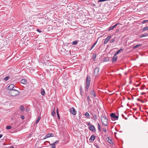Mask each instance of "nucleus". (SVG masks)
<instances>
[{"mask_svg": "<svg viewBox=\"0 0 148 148\" xmlns=\"http://www.w3.org/2000/svg\"><path fill=\"white\" fill-rule=\"evenodd\" d=\"M90 79L91 78L90 76H87L86 77V86H85V88H86V91H87L89 87V86H90Z\"/></svg>", "mask_w": 148, "mask_h": 148, "instance_id": "f257e3e1", "label": "nucleus"}, {"mask_svg": "<svg viewBox=\"0 0 148 148\" xmlns=\"http://www.w3.org/2000/svg\"><path fill=\"white\" fill-rule=\"evenodd\" d=\"M19 91L15 89L11 90L9 92V94L12 96H15L19 93Z\"/></svg>", "mask_w": 148, "mask_h": 148, "instance_id": "f03ea898", "label": "nucleus"}, {"mask_svg": "<svg viewBox=\"0 0 148 148\" xmlns=\"http://www.w3.org/2000/svg\"><path fill=\"white\" fill-rule=\"evenodd\" d=\"M101 121L103 124L105 126L107 125L108 119L106 116H103L101 117Z\"/></svg>", "mask_w": 148, "mask_h": 148, "instance_id": "7ed1b4c3", "label": "nucleus"}, {"mask_svg": "<svg viewBox=\"0 0 148 148\" xmlns=\"http://www.w3.org/2000/svg\"><path fill=\"white\" fill-rule=\"evenodd\" d=\"M55 68V66H49L48 67V69H47V71L48 73H53Z\"/></svg>", "mask_w": 148, "mask_h": 148, "instance_id": "20e7f679", "label": "nucleus"}, {"mask_svg": "<svg viewBox=\"0 0 148 148\" xmlns=\"http://www.w3.org/2000/svg\"><path fill=\"white\" fill-rule=\"evenodd\" d=\"M110 116L111 118L114 120H118V116H116L114 113H112L110 114Z\"/></svg>", "mask_w": 148, "mask_h": 148, "instance_id": "39448f33", "label": "nucleus"}, {"mask_svg": "<svg viewBox=\"0 0 148 148\" xmlns=\"http://www.w3.org/2000/svg\"><path fill=\"white\" fill-rule=\"evenodd\" d=\"M99 69L98 67L96 68L94 70V75L97 76L99 73Z\"/></svg>", "mask_w": 148, "mask_h": 148, "instance_id": "423d86ee", "label": "nucleus"}, {"mask_svg": "<svg viewBox=\"0 0 148 148\" xmlns=\"http://www.w3.org/2000/svg\"><path fill=\"white\" fill-rule=\"evenodd\" d=\"M70 112L73 115H75L76 114L77 112L75 110L74 108H72L70 109Z\"/></svg>", "mask_w": 148, "mask_h": 148, "instance_id": "0eeeda50", "label": "nucleus"}, {"mask_svg": "<svg viewBox=\"0 0 148 148\" xmlns=\"http://www.w3.org/2000/svg\"><path fill=\"white\" fill-rule=\"evenodd\" d=\"M88 129L90 130L93 132H95L96 131V130L95 126L92 125H91L90 126L88 127Z\"/></svg>", "mask_w": 148, "mask_h": 148, "instance_id": "6e6552de", "label": "nucleus"}, {"mask_svg": "<svg viewBox=\"0 0 148 148\" xmlns=\"http://www.w3.org/2000/svg\"><path fill=\"white\" fill-rule=\"evenodd\" d=\"M14 87V85L13 84H10L7 88L8 90H11L13 89V88Z\"/></svg>", "mask_w": 148, "mask_h": 148, "instance_id": "1a4fd4ad", "label": "nucleus"}, {"mask_svg": "<svg viewBox=\"0 0 148 148\" xmlns=\"http://www.w3.org/2000/svg\"><path fill=\"white\" fill-rule=\"evenodd\" d=\"M111 37V36H108L107 37L106 39H105V41H104V42H103L104 44H106L108 42V41L110 39Z\"/></svg>", "mask_w": 148, "mask_h": 148, "instance_id": "9d476101", "label": "nucleus"}, {"mask_svg": "<svg viewBox=\"0 0 148 148\" xmlns=\"http://www.w3.org/2000/svg\"><path fill=\"white\" fill-rule=\"evenodd\" d=\"M117 57L116 56V55H115V54H114V56L112 58V62H116L117 59Z\"/></svg>", "mask_w": 148, "mask_h": 148, "instance_id": "9b49d317", "label": "nucleus"}, {"mask_svg": "<svg viewBox=\"0 0 148 148\" xmlns=\"http://www.w3.org/2000/svg\"><path fill=\"white\" fill-rule=\"evenodd\" d=\"M92 115L93 116L92 119L96 121L97 119V115L96 114L93 113H92Z\"/></svg>", "mask_w": 148, "mask_h": 148, "instance_id": "f8f14e48", "label": "nucleus"}, {"mask_svg": "<svg viewBox=\"0 0 148 148\" xmlns=\"http://www.w3.org/2000/svg\"><path fill=\"white\" fill-rule=\"evenodd\" d=\"M95 136L94 135H92L90 136V138L89 139V140L91 141H94L95 139Z\"/></svg>", "mask_w": 148, "mask_h": 148, "instance_id": "ddd939ff", "label": "nucleus"}, {"mask_svg": "<svg viewBox=\"0 0 148 148\" xmlns=\"http://www.w3.org/2000/svg\"><path fill=\"white\" fill-rule=\"evenodd\" d=\"M52 134H50V133H49V134H47L46 135L45 138H44L43 139H45L47 138H49L50 137L52 136Z\"/></svg>", "mask_w": 148, "mask_h": 148, "instance_id": "4468645a", "label": "nucleus"}, {"mask_svg": "<svg viewBox=\"0 0 148 148\" xmlns=\"http://www.w3.org/2000/svg\"><path fill=\"white\" fill-rule=\"evenodd\" d=\"M87 100L88 105H90L91 102V100L90 99V97L88 96L87 97Z\"/></svg>", "mask_w": 148, "mask_h": 148, "instance_id": "2eb2a0df", "label": "nucleus"}, {"mask_svg": "<svg viewBox=\"0 0 148 148\" xmlns=\"http://www.w3.org/2000/svg\"><path fill=\"white\" fill-rule=\"evenodd\" d=\"M21 83L22 84H27V81L25 79H23L21 80Z\"/></svg>", "mask_w": 148, "mask_h": 148, "instance_id": "dca6fc26", "label": "nucleus"}, {"mask_svg": "<svg viewBox=\"0 0 148 148\" xmlns=\"http://www.w3.org/2000/svg\"><path fill=\"white\" fill-rule=\"evenodd\" d=\"M90 94L92 96H94V97H95V92L94 90H92L90 93Z\"/></svg>", "mask_w": 148, "mask_h": 148, "instance_id": "f3484780", "label": "nucleus"}, {"mask_svg": "<svg viewBox=\"0 0 148 148\" xmlns=\"http://www.w3.org/2000/svg\"><path fill=\"white\" fill-rule=\"evenodd\" d=\"M123 50V49L121 48L119 50H118L116 52V53H115V55H116L117 54H118L121 51H122Z\"/></svg>", "mask_w": 148, "mask_h": 148, "instance_id": "a211bd4d", "label": "nucleus"}, {"mask_svg": "<svg viewBox=\"0 0 148 148\" xmlns=\"http://www.w3.org/2000/svg\"><path fill=\"white\" fill-rule=\"evenodd\" d=\"M148 36V34L147 33H145L144 34H143L141 35H140L139 37L140 38H142L143 37H144L145 36Z\"/></svg>", "mask_w": 148, "mask_h": 148, "instance_id": "6ab92c4d", "label": "nucleus"}, {"mask_svg": "<svg viewBox=\"0 0 148 148\" xmlns=\"http://www.w3.org/2000/svg\"><path fill=\"white\" fill-rule=\"evenodd\" d=\"M41 93L42 95H43V96L44 95L45 93V90L43 88H41Z\"/></svg>", "mask_w": 148, "mask_h": 148, "instance_id": "aec40b11", "label": "nucleus"}, {"mask_svg": "<svg viewBox=\"0 0 148 148\" xmlns=\"http://www.w3.org/2000/svg\"><path fill=\"white\" fill-rule=\"evenodd\" d=\"M141 45L140 44H138L136 45L135 46H134L133 47V49H135L136 48H137V47H140V46Z\"/></svg>", "mask_w": 148, "mask_h": 148, "instance_id": "412c9836", "label": "nucleus"}, {"mask_svg": "<svg viewBox=\"0 0 148 148\" xmlns=\"http://www.w3.org/2000/svg\"><path fill=\"white\" fill-rule=\"evenodd\" d=\"M41 118V117L40 116H39L38 117V119H37V120H36V124H37L38 123V122H39V121L40 119Z\"/></svg>", "mask_w": 148, "mask_h": 148, "instance_id": "4be33fe9", "label": "nucleus"}, {"mask_svg": "<svg viewBox=\"0 0 148 148\" xmlns=\"http://www.w3.org/2000/svg\"><path fill=\"white\" fill-rule=\"evenodd\" d=\"M85 116L88 118H90V115L88 113V112H86L85 113Z\"/></svg>", "mask_w": 148, "mask_h": 148, "instance_id": "5701e85b", "label": "nucleus"}, {"mask_svg": "<svg viewBox=\"0 0 148 148\" xmlns=\"http://www.w3.org/2000/svg\"><path fill=\"white\" fill-rule=\"evenodd\" d=\"M19 108L21 111L23 112L24 110V107L23 106H20Z\"/></svg>", "mask_w": 148, "mask_h": 148, "instance_id": "b1692460", "label": "nucleus"}, {"mask_svg": "<svg viewBox=\"0 0 148 148\" xmlns=\"http://www.w3.org/2000/svg\"><path fill=\"white\" fill-rule=\"evenodd\" d=\"M97 125H98V128L99 130L100 131H101V126H100V124L99 123H98Z\"/></svg>", "mask_w": 148, "mask_h": 148, "instance_id": "393cba45", "label": "nucleus"}, {"mask_svg": "<svg viewBox=\"0 0 148 148\" xmlns=\"http://www.w3.org/2000/svg\"><path fill=\"white\" fill-rule=\"evenodd\" d=\"M97 42V41L93 45H92L90 49V50H92L93 47H94L96 45Z\"/></svg>", "mask_w": 148, "mask_h": 148, "instance_id": "a878e982", "label": "nucleus"}, {"mask_svg": "<svg viewBox=\"0 0 148 148\" xmlns=\"http://www.w3.org/2000/svg\"><path fill=\"white\" fill-rule=\"evenodd\" d=\"M109 60V58L108 57H105L104 58L103 60L104 62H107Z\"/></svg>", "mask_w": 148, "mask_h": 148, "instance_id": "bb28decb", "label": "nucleus"}, {"mask_svg": "<svg viewBox=\"0 0 148 148\" xmlns=\"http://www.w3.org/2000/svg\"><path fill=\"white\" fill-rule=\"evenodd\" d=\"M148 30V27H144L143 29V31H145Z\"/></svg>", "mask_w": 148, "mask_h": 148, "instance_id": "cd10ccee", "label": "nucleus"}, {"mask_svg": "<svg viewBox=\"0 0 148 148\" xmlns=\"http://www.w3.org/2000/svg\"><path fill=\"white\" fill-rule=\"evenodd\" d=\"M77 43H78L77 41V40H75L73 42L72 44L73 45H77Z\"/></svg>", "mask_w": 148, "mask_h": 148, "instance_id": "c85d7f7f", "label": "nucleus"}, {"mask_svg": "<svg viewBox=\"0 0 148 148\" xmlns=\"http://www.w3.org/2000/svg\"><path fill=\"white\" fill-rule=\"evenodd\" d=\"M56 114V113L55 112V111L54 110H53V111L52 112V115L53 116H55Z\"/></svg>", "mask_w": 148, "mask_h": 148, "instance_id": "c756f323", "label": "nucleus"}, {"mask_svg": "<svg viewBox=\"0 0 148 148\" xmlns=\"http://www.w3.org/2000/svg\"><path fill=\"white\" fill-rule=\"evenodd\" d=\"M114 28V27L113 26H110L109 27V29H108V30L110 31V30H112Z\"/></svg>", "mask_w": 148, "mask_h": 148, "instance_id": "7c9ffc66", "label": "nucleus"}, {"mask_svg": "<svg viewBox=\"0 0 148 148\" xmlns=\"http://www.w3.org/2000/svg\"><path fill=\"white\" fill-rule=\"evenodd\" d=\"M147 22H148V20H144L141 23L142 24H144Z\"/></svg>", "mask_w": 148, "mask_h": 148, "instance_id": "2f4dec72", "label": "nucleus"}, {"mask_svg": "<svg viewBox=\"0 0 148 148\" xmlns=\"http://www.w3.org/2000/svg\"><path fill=\"white\" fill-rule=\"evenodd\" d=\"M94 145L97 148H100L99 146L97 144L95 143Z\"/></svg>", "mask_w": 148, "mask_h": 148, "instance_id": "473e14b6", "label": "nucleus"}, {"mask_svg": "<svg viewBox=\"0 0 148 148\" xmlns=\"http://www.w3.org/2000/svg\"><path fill=\"white\" fill-rule=\"evenodd\" d=\"M58 142L59 141L58 140H57L55 141L52 144V145H55L56 144L58 143Z\"/></svg>", "mask_w": 148, "mask_h": 148, "instance_id": "72a5a7b5", "label": "nucleus"}, {"mask_svg": "<svg viewBox=\"0 0 148 148\" xmlns=\"http://www.w3.org/2000/svg\"><path fill=\"white\" fill-rule=\"evenodd\" d=\"M10 78V77H8V76H7V77H5L4 78V79L5 80V81H7V80H8V79Z\"/></svg>", "mask_w": 148, "mask_h": 148, "instance_id": "f704fd0d", "label": "nucleus"}, {"mask_svg": "<svg viewBox=\"0 0 148 148\" xmlns=\"http://www.w3.org/2000/svg\"><path fill=\"white\" fill-rule=\"evenodd\" d=\"M108 0H99L98 1V2H103V1H108Z\"/></svg>", "mask_w": 148, "mask_h": 148, "instance_id": "c9c22d12", "label": "nucleus"}, {"mask_svg": "<svg viewBox=\"0 0 148 148\" xmlns=\"http://www.w3.org/2000/svg\"><path fill=\"white\" fill-rule=\"evenodd\" d=\"M114 41H115V39L113 38V39H112V40L110 41V43H112V42H114Z\"/></svg>", "mask_w": 148, "mask_h": 148, "instance_id": "e433bc0d", "label": "nucleus"}, {"mask_svg": "<svg viewBox=\"0 0 148 148\" xmlns=\"http://www.w3.org/2000/svg\"><path fill=\"white\" fill-rule=\"evenodd\" d=\"M60 1L63 3H65L66 2L67 0H60Z\"/></svg>", "mask_w": 148, "mask_h": 148, "instance_id": "4c0bfd02", "label": "nucleus"}, {"mask_svg": "<svg viewBox=\"0 0 148 148\" xmlns=\"http://www.w3.org/2000/svg\"><path fill=\"white\" fill-rule=\"evenodd\" d=\"M50 145H51L52 147L51 148H56V146L54 145H52V144H50Z\"/></svg>", "mask_w": 148, "mask_h": 148, "instance_id": "58836bf2", "label": "nucleus"}, {"mask_svg": "<svg viewBox=\"0 0 148 148\" xmlns=\"http://www.w3.org/2000/svg\"><path fill=\"white\" fill-rule=\"evenodd\" d=\"M11 128V126H8L6 127V128L7 129H10Z\"/></svg>", "mask_w": 148, "mask_h": 148, "instance_id": "ea45409f", "label": "nucleus"}, {"mask_svg": "<svg viewBox=\"0 0 148 148\" xmlns=\"http://www.w3.org/2000/svg\"><path fill=\"white\" fill-rule=\"evenodd\" d=\"M102 130H103L104 132H105V133H106V129L104 128H102Z\"/></svg>", "mask_w": 148, "mask_h": 148, "instance_id": "a19ab883", "label": "nucleus"}, {"mask_svg": "<svg viewBox=\"0 0 148 148\" xmlns=\"http://www.w3.org/2000/svg\"><path fill=\"white\" fill-rule=\"evenodd\" d=\"M119 24V23H117L116 24H115V25H113V26L114 27V28Z\"/></svg>", "mask_w": 148, "mask_h": 148, "instance_id": "79ce46f5", "label": "nucleus"}, {"mask_svg": "<svg viewBox=\"0 0 148 148\" xmlns=\"http://www.w3.org/2000/svg\"><path fill=\"white\" fill-rule=\"evenodd\" d=\"M87 125L88 126H90L91 125H90V123L89 122H87Z\"/></svg>", "mask_w": 148, "mask_h": 148, "instance_id": "37998d69", "label": "nucleus"}, {"mask_svg": "<svg viewBox=\"0 0 148 148\" xmlns=\"http://www.w3.org/2000/svg\"><path fill=\"white\" fill-rule=\"evenodd\" d=\"M21 118L22 119H23L24 118H25V117L23 115H21Z\"/></svg>", "mask_w": 148, "mask_h": 148, "instance_id": "c03bdc74", "label": "nucleus"}, {"mask_svg": "<svg viewBox=\"0 0 148 148\" xmlns=\"http://www.w3.org/2000/svg\"><path fill=\"white\" fill-rule=\"evenodd\" d=\"M37 31L39 33L41 32V31L39 29H37Z\"/></svg>", "mask_w": 148, "mask_h": 148, "instance_id": "a18cd8bd", "label": "nucleus"}, {"mask_svg": "<svg viewBox=\"0 0 148 148\" xmlns=\"http://www.w3.org/2000/svg\"><path fill=\"white\" fill-rule=\"evenodd\" d=\"M82 86H81L80 88V92L81 93L82 92Z\"/></svg>", "mask_w": 148, "mask_h": 148, "instance_id": "49530a36", "label": "nucleus"}, {"mask_svg": "<svg viewBox=\"0 0 148 148\" xmlns=\"http://www.w3.org/2000/svg\"><path fill=\"white\" fill-rule=\"evenodd\" d=\"M57 115L58 117V119H60V117H59V113L57 112Z\"/></svg>", "mask_w": 148, "mask_h": 148, "instance_id": "de8ad7c7", "label": "nucleus"}, {"mask_svg": "<svg viewBox=\"0 0 148 148\" xmlns=\"http://www.w3.org/2000/svg\"><path fill=\"white\" fill-rule=\"evenodd\" d=\"M2 136H3V135L2 134H1L0 135V138H1V137H2Z\"/></svg>", "mask_w": 148, "mask_h": 148, "instance_id": "09e8293b", "label": "nucleus"}, {"mask_svg": "<svg viewBox=\"0 0 148 148\" xmlns=\"http://www.w3.org/2000/svg\"><path fill=\"white\" fill-rule=\"evenodd\" d=\"M132 83V81L131 80H130V82H129V84H131Z\"/></svg>", "mask_w": 148, "mask_h": 148, "instance_id": "8fccbe9b", "label": "nucleus"}, {"mask_svg": "<svg viewBox=\"0 0 148 148\" xmlns=\"http://www.w3.org/2000/svg\"><path fill=\"white\" fill-rule=\"evenodd\" d=\"M56 111H57V112H58V109H57Z\"/></svg>", "mask_w": 148, "mask_h": 148, "instance_id": "3c124183", "label": "nucleus"}, {"mask_svg": "<svg viewBox=\"0 0 148 148\" xmlns=\"http://www.w3.org/2000/svg\"><path fill=\"white\" fill-rule=\"evenodd\" d=\"M141 102H142V103H144V102L143 101V100H141Z\"/></svg>", "mask_w": 148, "mask_h": 148, "instance_id": "603ef678", "label": "nucleus"}, {"mask_svg": "<svg viewBox=\"0 0 148 148\" xmlns=\"http://www.w3.org/2000/svg\"><path fill=\"white\" fill-rule=\"evenodd\" d=\"M82 92L81 93V92H80V94H81V95L82 96L83 95H82Z\"/></svg>", "mask_w": 148, "mask_h": 148, "instance_id": "864d4df0", "label": "nucleus"}, {"mask_svg": "<svg viewBox=\"0 0 148 148\" xmlns=\"http://www.w3.org/2000/svg\"><path fill=\"white\" fill-rule=\"evenodd\" d=\"M69 52L70 53V55H71V52L70 51H69Z\"/></svg>", "mask_w": 148, "mask_h": 148, "instance_id": "5fc2aeb1", "label": "nucleus"}, {"mask_svg": "<svg viewBox=\"0 0 148 148\" xmlns=\"http://www.w3.org/2000/svg\"><path fill=\"white\" fill-rule=\"evenodd\" d=\"M10 148H13L14 147H13V146H11V147H10Z\"/></svg>", "mask_w": 148, "mask_h": 148, "instance_id": "6e6d98bb", "label": "nucleus"}, {"mask_svg": "<svg viewBox=\"0 0 148 148\" xmlns=\"http://www.w3.org/2000/svg\"><path fill=\"white\" fill-rule=\"evenodd\" d=\"M67 52H68V53L69 51H67Z\"/></svg>", "mask_w": 148, "mask_h": 148, "instance_id": "4d7b16f0", "label": "nucleus"}, {"mask_svg": "<svg viewBox=\"0 0 148 148\" xmlns=\"http://www.w3.org/2000/svg\"><path fill=\"white\" fill-rule=\"evenodd\" d=\"M138 100H140V99H138Z\"/></svg>", "mask_w": 148, "mask_h": 148, "instance_id": "13d9d810", "label": "nucleus"}]
</instances>
